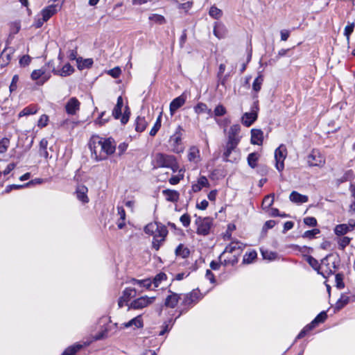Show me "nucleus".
I'll list each match as a JSON object with an SVG mask.
<instances>
[{
  "instance_id": "64",
  "label": "nucleus",
  "mask_w": 355,
  "mask_h": 355,
  "mask_svg": "<svg viewBox=\"0 0 355 355\" xmlns=\"http://www.w3.org/2000/svg\"><path fill=\"white\" fill-rule=\"evenodd\" d=\"M31 58L29 55H24L19 60V64L21 66H27L31 62Z\"/></svg>"
},
{
  "instance_id": "25",
  "label": "nucleus",
  "mask_w": 355,
  "mask_h": 355,
  "mask_svg": "<svg viewBox=\"0 0 355 355\" xmlns=\"http://www.w3.org/2000/svg\"><path fill=\"white\" fill-rule=\"evenodd\" d=\"M289 199L291 202L298 204L305 203L308 202L309 198L307 196L300 194L297 191H292L290 194Z\"/></svg>"
},
{
  "instance_id": "10",
  "label": "nucleus",
  "mask_w": 355,
  "mask_h": 355,
  "mask_svg": "<svg viewBox=\"0 0 355 355\" xmlns=\"http://www.w3.org/2000/svg\"><path fill=\"white\" fill-rule=\"evenodd\" d=\"M155 300V297H149L146 295L142 296L133 300L130 305L129 309H141L153 304Z\"/></svg>"
},
{
  "instance_id": "55",
  "label": "nucleus",
  "mask_w": 355,
  "mask_h": 355,
  "mask_svg": "<svg viewBox=\"0 0 355 355\" xmlns=\"http://www.w3.org/2000/svg\"><path fill=\"white\" fill-rule=\"evenodd\" d=\"M77 125V123L70 119H66L63 121L60 125L67 129L73 128Z\"/></svg>"
},
{
  "instance_id": "48",
  "label": "nucleus",
  "mask_w": 355,
  "mask_h": 355,
  "mask_svg": "<svg viewBox=\"0 0 355 355\" xmlns=\"http://www.w3.org/2000/svg\"><path fill=\"white\" fill-rule=\"evenodd\" d=\"M261 254L264 259L269 261L275 260L277 256V253L268 250L261 251Z\"/></svg>"
},
{
  "instance_id": "44",
  "label": "nucleus",
  "mask_w": 355,
  "mask_h": 355,
  "mask_svg": "<svg viewBox=\"0 0 355 355\" xmlns=\"http://www.w3.org/2000/svg\"><path fill=\"white\" fill-rule=\"evenodd\" d=\"M257 254L254 250L248 253H245L243 257V262L246 263H250L257 258Z\"/></svg>"
},
{
  "instance_id": "47",
  "label": "nucleus",
  "mask_w": 355,
  "mask_h": 355,
  "mask_svg": "<svg viewBox=\"0 0 355 355\" xmlns=\"http://www.w3.org/2000/svg\"><path fill=\"white\" fill-rule=\"evenodd\" d=\"M10 141L7 138L0 139V154L5 153L8 148Z\"/></svg>"
},
{
  "instance_id": "14",
  "label": "nucleus",
  "mask_w": 355,
  "mask_h": 355,
  "mask_svg": "<svg viewBox=\"0 0 355 355\" xmlns=\"http://www.w3.org/2000/svg\"><path fill=\"white\" fill-rule=\"evenodd\" d=\"M200 298L201 294L200 293V292L198 291L194 290L184 295L182 301V305H184L187 308H189L194 304H196L198 302V299Z\"/></svg>"
},
{
  "instance_id": "29",
  "label": "nucleus",
  "mask_w": 355,
  "mask_h": 355,
  "mask_svg": "<svg viewBox=\"0 0 355 355\" xmlns=\"http://www.w3.org/2000/svg\"><path fill=\"white\" fill-rule=\"evenodd\" d=\"M148 125V122L144 117L138 116L135 121V130L139 132H143Z\"/></svg>"
},
{
  "instance_id": "58",
  "label": "nucleus",
  "mask_w": 355,
  "mask_h": 355,
  "mask_svg": "<svg viewBox=\"0 0 355 355\" xmlns=\"http://www.w3.org/2000/svg\"><path fill=\"white\" fill-rule=\"evenodd\" d=\"M180 220L182 223V225L186 227L189 226L191 223L190 216L187 214H184L182 216H181Z\"/></svg>"
},
{
  "instance_id": "11",
  "label": "nucleus",
  "mask_w": 355,
  "mask_h": 355,
  "mask_svg": "<svg viewBox=\"0 0 355 355\" xmlns=\"http://www.w3.org/2000/svg\"><path fill=\"white\" fill-rule=\"evenodd\" d=\"M355 229V220L351 219L347 223L337 225L334 227V233L338 236H344Z\"/></svg>"
},
{
  "instance_id": "17",
  "label": "nucleus",
  "mask_w": 355,
  "mask_h": 355,
  "mask_svg": "<svg viewBox=\"0 0 355 355\" xmlns=\"http://www.w3.org/2000/svg\"><path fill=\"white\" fill-rule=\"evenodd\" d=\"M144 323L142 317L141 315H137V317L132 318L130 321L127 322H124L121 324V329L123 328H130L132 327L133 329L141 328L143 327Z\"/></svg>"
},
{
  "instance_id": "36",
  "label": "nucleus",
  "mask_w": 355,
  "mask_h": 355,
  "mask_svg": "<svg viewBox=\"0 0 355 355\" xmlns=\"http://www.w3.org/2000/svg\"><path fill=\"white\" fill-rule=\"evenodd\" d=\"M77 63H78V68L80 69H83L84 68H88L90 67L93 64L92 59H85L83 60L82 58L77 59Z\"/></svg>"
},
{
  "instance_id": "41",
  "label": "nucleus",
  "mask_w": 355,
  "mask_h": 355,
  "mask_svg": "<svg viewBox=\"0 0 355 355\" xmlns=\"http://www.w3.org/2000/svg\"><path fill=\"white\" fill-rule=\"evenodd\" d=\"M166 275L164 272H159L153 279L152 283H153L155 287H158L162 281L166 280Z\"/></svg>"
},
{
  "instance_id": "19",
  "label": "nucleus",
  "mask_w": 355,
  "mask_h": 355,
  "mask_svg": "<svg viewBox=\"0 0 355 355\" xmlns=\"http://www.w3.org/2000/svg\"><path fill=\"white\" fill-rule=\"evenodd\" d=\"M257 119V113L255 111L250 112H245L241 119L242 123L246 126L250 127Z\"/></svg>"
},
{
  "instance_id": "53",
  "label": "nucleus",
  "mask_w": 355,
  "mask_h": 355,
  "mask_svg": "<svg viewBox=\"0 0 355 355\" xmlns=\"http://www.w3.org/2000/svg\"><path fill=\"white\" fill-rule=\"evenodd\" d=\"M49 116L46 114H42L37 121V126L40 128L46 127L48 125Z\"/></svg>"
},
{
  "instance_id": "34",
  "label": "nucleus",
  "mask_w": 355,
  "mask_h": 355,
  "mask_svg": "<svg viewBox=\"0 0 355 355\" xmlns=\"http://www.w3.org/2000/svg\"><path fill=\"white\" fill-rule=\"evenodd\" d=\"M130 282L133 284H137L140 286L145 287L147 289L150 288L151 286V284H152V282L149 279H141V280L132 279Z\"/></svg>"
},
{
  "instance_id": "57",
  "label": "nucleus",
  "mask_w": 355,
  "mask_h": 355,
  "mask_svg": "<svg viewBox=\"0 0 355 355\" xmlns=\"http://www.w3.org/2000/svg\"><path fill=\"white\" fill-rule=\"evenodd\" d=\"M320 232V230L318 229H313V230H308V231H306L304 234H303V237L304 238H309V239H312L313 238L316 234H319Z\"/></svg>"
},
{
  "instance_id": "37",
  "label": "nucleus",
  "mask_w": 355,
  "mask_h": 355,
  "mask_svg": "<svg viewBox=\"0 0 355 355\" xmlns=\"http://www.w3.org/2000/svg\"><path fill=\"white\" fill-rule=\"evenodd\" d=\"M175 254L176 255L180 256L182 258H186L189 255V250L182 244H180L175 250Z\"/></svg>"
},
{
  "instance_id": "42",
  "label": "nucleus",
  "mask_w": 355,
  "mask_h": 355,
  "mask_svg": "<svg viewBox=\"0 0 355 355\" xmlns=\"http://www.w3.org/2000/svg\"><path fill=\"white\" fill-rule=\"evenodd\" d=\"M168 168H171L173 173L178 171L180 173V174H181V173L184 174V169L180 168L179 164H178V161L175 157L171 162V164H169Z\"/></svg>"
},
{
  "instance_id": "2",
  "label": "nucleus",
  "mask_w": 355,
  "mask_h": 355,
  "mask_svg": "<svg viewBox=\"0 0 355 355\" xmlns=\"http://www.w3.org/2000/svg\"><path fill=\"white\" fill-rule=\"evenodd\" d=\"M144 232L153 236V248L158 250L168 234L165 225L157 222L150 223L144 227Z\"/></svg>"
},
{
  "instance_id": "20",
  "label": "nucleus",
  "mask_w": 355,
  "mask_h": 355,
  "mask_svg": "<svg viewBox=\"0 0 355 355\" xmlns=\"http://www.w3.org/2000/svg\"><path fill=\"white\" fill-rule=\"evenodd\" d=\"M263 139V132L259 129L251 130V143L255 145H261Z\"/></svg>"
},
{
  "instance_id": "13",
  "label": "nucleus",
  "mask_w": 355,
  "mask_h": 355,
  "mask_svg": "<svg viewBox=\"0 0 355 355\" xmlns=\"http://www.w3.org/2000/svg\"><path fill=\"white\" fill-rule=\"evenodd\" d=\"M240 131L241 126L239 124L232 125L228 131L227 141L239 145L241 141Z\"/></svg>"
},
{
  "instance_id": "50",
  "label": "nucleus",
  "mask_w": 355,
  "mask_h": 355,
  "mask_svg": "<svg viewBox=\"0 0 355 355\" xmlns=\"http://www.w3.org/2000/svg\"><path fill=\"white\" fill-rule=\"evenodd\" d=\"M161 116H162V114H160V115L158 116L154 126L150 130V135L151 136H155L157 134V132H158V130H159V128L161 127Z\"/></svg>"
},
{
  "instance_id": "28",
  "label": "nucleus",
  "mask_w": 355,
  "mask_h": 355,
  "mask_svg": "<svg viewBox=\"0 0 355 355\" xmlns=\"http://www.w3.org/2000/svg\"><path fill=\"white\" fill-rule=\"evenodd\" d=\"M57 12L55 6H49L41 12V15L43 17V21H48L54 14Z\"/></svg>"
},
{
  "instance_id": "31",
  "label": "nucleus",
  "mask_w": 355,
  "mask_h": 355,
  "mask_svg": "<svg viewBox=\"0 0 355 355\" xmlns=\"http://www.w3.org/2000/svg\"><path fill=\"white\" fill-rule=\"evenodd\" d=\"M73 71V68L68 63L64 64L60 71H55L54 73L61 76H67L71 75Z\"/></svg>"
},
{
  "instance_id": "18",
  "label": "nucleus",
  "mask_w": 355,
  "mask_h": 355,
  "mask_svg": "<svg viewBox=\"0 0 355 355\" xmlns=\"http://www.w3.org/2000/svg\"><path fill=\"white\" fill-rule=\"evenodd\" d=\"M243 243L240 242H232L230 243L224 250L223 252L221 254L220 259H221L222 257L224 256L226 253H236L239 254L242 250Z\"/></svg>"
},
{
  "instance_id": "43",
  "label": "nucleus",
  "mask_w": 355,
  "mask_h": 355,
  "mask_svg": "<svg viewBox=\"0 0 355 355\" xmlns=\"http://www.w3.org/2000/svg\"><path fill=\"white\" fill-rule=\"evenodd\" d=\"M137 291L135 288H126L123 292L122 296L125 298L128 301L136 295Z\"/></svg>"
},
{
  "instance_id": "5",
  "label": "nucleus",
  "mask_w": 355,
  "mask_h": 355,
  "mask_svg": "<svg viewBox=\"0 0 355 355\" xmlns=\"http://www.w3.org/2000/svg\"><path fill=\"white\" fill-rule=\"evenodd\" d=\"M175 157V156L171 155H166L161 153H156L152 162L153 168H168Z\"/></svg>"
},
{
  "instance_id": "3",
  "label": "nucleus",
  "mask_w": 355,
  "mask_h": 355,
  "mask_svg": "<svg viewBox=\"0 0 355 355\" xmlns=\"http://www.w3.org/2000/svg\"><path fill=\"white\" fill-rule=\"evenodd\" d=\"M237 144H234L230 142H226L224 146L223 159L224 162L237 163L240 159V152L237 149Z\"/></svg>"
},
{
  "instance_id": "32",
  "label": "nucleus",
  "mask_w": 355,
  "mask_h": 355,
  "mask_svg": "<svg viewBox=\"0 0 355 355\" xmlns=\"http://www.w3.org/2000/svg\"><path fill=\"white\" fill-rule=\"evenodd\" d=\"M259 157L260 155L257 153H250L247 158L248 165L251 168H254L257 166V163L259 159Z\"/></svg>"
},
{
  "instance_id": "39",
  "label": "nucleus",
  "mask_w": 355,
  "mask_h": 355,
  "mask_svg": "<svg viewBox=\"0 0 355 355\" xmlns=\"http://www.w3.org/2000/svg\"><path fill=\"white\" fill-rule=\"evenodd\" d=\"M195 112L197 114H201V113H207L210 114L211 112V110L208 108L206 104L200 103L197 104L196 106L194 107Z\"/></svg>"
},
{
  "instance_id": "21",
  "label": "nucleus",
  "mask_w": 355,
  "mask_h": 355,
  "mask_svg": "<svg viewBox=\"0 0 355 355\" xmlns=\"http://www.w3.org/2000/svg\"><path fill=\"white\" fill-rule=\"evenodd\" d=\"M162 194L167 201L171 202H177L180 198V193L175 190L164 189L162 191Z\"/></svg>"
},
{
  "instance_id": "38",
  "label": "nucleus",
  "mask_w": 355,
  "mask_h": 355,
  "mask_svg": "<svg viewBox=\"0 0 355 355\" xmlns=\"http://www.w3.org/2000/svg\"><path fill=\"white\" fill-rule=\"evenodd\" d=\"M263 82V76L261 74H259L254 80L252 84V89L256 92H258L260 91L261 85Z\"/></svg>"
},
{
  "instance_id": "7",
  "label": "nucleus",
  "mask_w": 355,
  "mask_h": 355,
  "mask_svg": "<svg viewBox=\"0 0 355 355\" xmlns=\"http://www.w3.org/2000/svg\"><path fill=\"white\" fill-rule=\"evenodd\" d=\"M51 77L50 73L44 68L35 69L31 74V78L39 86L43 85Z\"/></svg>"
},
{
  "instance_id": "60",
  "label": "nucleus",
  "mask_w": 355,
  "mask_h": 355,
  "mask_svg": "<svg viewBox=\"0 0 355 355\" xmlns=\"http://www.w3.org/2000/svg\"><path fill=\"white\" fill-rule=\"evenodd\" d=\"M304 223L310 227H314L317 225V220L314 217H306L304 219Z\"/></svg>"
},
{
  "instance_id": "59",
  "label": "nucleus",
  "mask_w": 355,
  "mask_h": 355,
  "mask_svg": "<svg viewBox=\"0 0 355 355\" xmlns=\"http://www.w3.org/2000/svg\"><path fill=\"white\" fill-rule=\"evenodd\" d=\"M121 73V70L119 67H114L107 71V73L113 78H118Z\"/></svg>"
},
{
  "instance_id": "49",
  "label": "nucleus",
  "mask_w": 355,
  "mask_h": 355,
  "mask_svg": "<svg viewBox=\"0 0 355 355\" xmlns=\"http://www.w3.org/2000/svg\"><path fill=\"white\" fill-rule=\"evenodd\" d=\"M149 20L153 21L159 24H164L166 21L164 16L157 14H153L150 16H149Z\"/></svg>"
},
{
  "instance_id": "40",
  "label": "nucleus",
  "mask_w": 355,
  "mask_h": 355,
  "mask_svg": "<svg viewBox=\"0 0 355 355\" xmlns=\"http://www.w3.org/2000/svg\"><path fill=\"white\" fill-rule=\"evenodd\" d=\"M351 239H352L348 236H341L338 238L337 243L338 244L339 248L340 250H344L346 246L349 244Z\"/></svg>"
},
{
  "instance_id": "16",
  "label": "nucleus",
  "mask_w": 355,
  "mask_h": 355,
  "mask_svg": "<svg viewBox=\"0 0 355 355\" xmlns=\"http://www.w3.org/2000/svg\"><path fill=\"white\" fill-rule=\"evenodd\" d=\"M187 159L189 162H192L194 164H198L199 162H200L202 158L198 147L192 146L188 149Z\"/></svg>"
},
{
  "instance_id": "35",
  "label": "nucleus",
  "mask_w": 355,
  "mask_h": 355,
  "mask_svg": "<svg viewBox=\"0 0 355 355\" xmlns=\"http://www.w3.org/2000/svg\"><path fill=\"white\" fill-rule=\"evenodd\" d=\"M83 347L82 345L76 344L72 346L67 347L62 355H75V354L78 352Z\"/></svg>"
},
{
  "instance_id": "26",
  "label": "nucleus",
  "mask_w": 355,
  "mask_h": 355,
  "mask_svg": "<svg viewBox=\"0 0 355 355\" xmlns=\"http://www.w3.org/2000/svg\"><path fill=\"white\" fill-rule=\"evenodd\" d=\"M227 33V30L226 27L220 23H216L214 26V35L218 38L222 39L225 37Z\"/></svg>"
},
{
  "instance_id": "61",
  "label": "nucleus",
  "mask_w": 355,
  "mask_h": 355,
  "mask_svg": "<svg viewBox=\"0 0 355 355\" xmlns=\"http://www.w3.org/2000/svg\"><path fill=\"white\" fill-rule=\"evenodd\" d=\"M307 261L315 270H316L318 272V267L320 265L318 264V262L315 259H314L311 256H309L307 258Z\"/></svg>"
},
{
  "instance_id": "45",
  "label": "nucleus",
  "mask_w": 355,
  "mask_h": 355,
  "mask_svg": "<svg viewBox=\"0 0 355 355\" xmlns=\"http://www.w3.org/2000/svg\"><path fill=\"white\" fill-rule=\"evenodd\" d=\"M209 14L211 17L214 19H219L222 16L223 12L222 10L218 8L217 7L211 6L209 10Z\"/></svg>"
},
{
  "instance_id": "6",
  "label": "nucleus",
  "mask_w": 355,
  "mask_h": 355,
  "mask_svg": "<svg viewBox=\"0 0 355 355\" xmlns=\"http://www.w3.org/2000/svg\"><path fill=\"white\" fill-rule=\"evenodd\" d=\"M286 156V148L282 144L275 151V167L279 172H282L284 168V160Z\"/></svg>"
},
{
  "instance_id": "51",
  "label": "nucleus",
  "mask_w": 355,
  "mask_h": 355,
  "mask_svg": "<svg viewBox=\"0 0 355 355\" xmlns=\"http://www.w3.org/2000/svg\"><path fill=\"white\" fill-rule=\"evenodd\" d=\"M182 128L180 126H178L176 132L171 137V141L173 142L175 144H179L181 141V131Z\"/></svg>"
},
{
  "instance_id": "62",
  "label": "nucleus",
  "mask_w": 355,
  "mask_h": 355,
  "mask_svg": "<svg viewBox=\"0 0 355 355\" xmlns=\"http://www.w3.org/2000/svg\"><path fill=\"white\" fill-rule=\"evenodd\" d=\"M129 117H130V111H129L128 107H125V110L124 111V113H123V114L122 115V116L121 118V123L125 124L128 121Z\"/></svg>"
},
{
  "instance_id": "23",
  "label": "nucleus",
  "mask_w": 355,
  "mask_h": 355,
  "mask_svg": "<svg viewBox=\"0 0 355 355\" xmlns=\"http://www.w3.org/2000/svg\"><path fill=\"white\" fill-rule=\"evenodd\" d=\"M203 187H209V182L205 176H200L196 183L193 184L192 191L199 192Z\"/></svg>"
},
{
  "instance_id": "46",
  "label": "nucleus",
  "mask_w": 355,
  "mask_h": 355,
  "mask_svg": "<svg viewBox=\"0 0 355 355\" xmlns=\"http://www.w3.org/2000/svg\"><path fill=\"white\" fill-rule=\"evenodd\" d=\"M273 202L274 195L266 196L263 200L262 207L264 209H268L273 204Z\"/></svg>"
},
{
  "instance_id": "22",
  "label": "nucleus",
  "mask_w": 355,
  "mask_h": 355,
  "mask_svg": "<svg viewBox=\"0 0 355 355\" xmlns=\"http://www.w3.org/2000/svg\"><path fill=\"white\" fill-rule=\"evenodd\" d=\"M170 294L166 297L164 304L167 307L174 308L178 304L180 297V295L169 291Z\"/></svg>"
},
{
  "instance_id": "15",
  "label": "nucleus",
  "mask_w": 355,
  "mask_h": 355,
  "mask_svg": "<svg viewBox=\"0 0 355 355\" xmlns=\"http://www.w3.org/2000/svg\"><path fill=\"white\" fill-rule=\"evenodd\" d=\"M334 269V264L329 263L328 259H324L318 267V273L326 277L327 275L332 274Z\"/></svg>"
},
{
  "instance_id": "52",
  "label": "nucleus",
  "mask_w": 355,
  "mask_h": 355,
  "mask_svg": "<svg viewBox=\"0 0 355 355\" xmlns=\"http://www.w3.org/2000/svg\"><path fill=\"white\" fill-rule=\"evenodd\" d=\"M336 286L338 288L342 289L345 287L343 282V275L342 274H337L335 277Z\"/></svg>"
},
{
  "instance_id": "4",
  "label": "nucleus",
  "mask_w": 355,
  "mask_h": 355,
  "mask_svg": "<svg viewBox=\"0 0 355 355\" xmlns=\"http://www.w3.org/2000/svg\"><path fill=\"white\" fill-rule=\"evenodd\" d=\"M197 225L196 233L199 235L206 236L210 232L212 226V218L209 217H197L196 222Z\"/></svg>"
},
{
  "instance_id": "9",
  "label": "nucleus",
  "mask_w": 355,
  "mask_h": 355,
  "mask_svg": "<svg viewBox=\"0 0 355 355\" xmlns=\"http://www.w3.org/2000/svg\"><path fill=\"white\" fill-rule=\"evenodd\" d=\"M327 317L325 311H322L319 313L316 318L308 325H306L298 334L297 338H302L306 334V332L311 331L315 328L319 323L323 322Z\"/></svg>"
},
{
  "instance_id": "56",
  "label": "nucleus",
  "mask_w": 355,
  "mask_h": 355,
  "mask_svg": "<svg viewBox=\"0 0 355 355\" xmlns=\"http://www.w3.org/2000/svg\"><path fill=\"white\" fill-rule=\"evenodd\" d=\"M183 178H184V174H183V173H181V174H179V175H173V176H172V177L169 179L168 182H169V183H170L171 184H172V185H175V184H178L180 182V181L181 180H182Z\"/></svg>"
},
{
  "instance_id": "33",
  "label": "nucleus",
  "mask_w": 355,
  "mask_h": 355,
  "mask_svg": "<svg viewBox=\"0 0 355 355\" xmlns=\"http://www.w3.org/2000/svg\"><path fill=\"white\" fill-rule=\"evenodd\" d=\"M349 302V297L347 295H342L339 300L336 302L335 309L340 310Z\"/></svg>"
},
{
  "instance_id": "1",
  "label": "nucleus",
  "mask_w": 355,
  "mask_h": 355,
  "mask_svg": "<svg viewBox=\"0 0 355 355\" xmlns=\"http://www.w3.org/2000/svg\"><path fill=\"white\" fill-rule=\"evenodd\" d=\"M89 148L92 157L96 161L105 159L108 155H112L116 148V145L111 139L92 137L89 143Z\"/></svg>"
},
{
  "instance_id": "27",
  "label": "nucleus",
  "mask_w": 355,
  "mask_h": 355,
  "mask_svg": "<svg viewBox=\"0 0 355 355\" xmlns=\"http://www.w3.org/2000/svg\"><path fill=\"white\" fill-rule=\"evenodd\" d=\"M87 191L88 189L85 186H78L76 189L78 199L84 203L88 202L89 198L87 195Z\"/></svg>"
},
{
  "instance_id": "63",
  "label": "nucleus",
  "mask_w": 355,
  "mask_h": 355,
  "mask_svg": "<svg viewBox=\"0 0 355 355\" xmlns=\"http://www.w3.org/2000/svg\"><path fill=\"white\" fill-rule=\"evenodd\" d=\"M192 2L187 1L183 3H180L178 6V8L183 10L184 12H187L192 7Z\"/></svg>"
},
{
  "instance_id": "12",
  "label": "nucleus",
  "mask_w": 355,
  "mask_h": 355,
  "mask_svg": "<svg viewBox=\"0 0 355 355\" xmlns=\"http://www.w3.org/2000/svg\"><path fill=\"white\" fill-rule=\"evenodd\" d=\"M80 109V102L76 97L70 98L65 104L64 110L69 115H76Z\"/></svg>"
},
{
  "instance_id": "30",
  "label": "nucleus",
  "mask_w": 355,
  "mask_h": 355,
  "mask_svg": "<svg viewBox=\"0 0 355 355\" xmlns=\"http://www.w3.org/2000/svg\"><path fill=\"white\" fill-rule=\"evenodd\" d=\"M38 107L35 105H31L24 107L18 114L19 117L28 116L37 113Z\"/></svg>"
},
{
  "instance_id": "54",
  "label": "nucleus",
  "mask_w": 355,
  "mask_h": 355,
  "mask_svg": "<svg viewBox=\"0 0 355 355\" xmlns=\"http://www.w3.org/2000/svg\"><path fill=\"white\" fill-rule=\"evenodd\" d=\"M214 114L216 116H221L226 114V109L222 105H218L214 109Z\"/></svg>"
},
{
  "instance_id": "8",
  "label": "nucleus",
  "mask_w": 355,
  "mask_h": 355,
  "mask_svg": "<svg viewBox=\"0 0 355 355\" xmlns=\"http://www.w3.org/2000/svg\"><path fill=\"white\" fill-rule=\"evenodd\" d=\"M307 162L310 166H322L325 163L324 157L318 150L313 149L307 156Z\"/></svg>"
},
{
  "instance_id": "24",
  "label": "nucleus",
  "mask_w": 355,
  "mask_h": 355,
  "mask_svg": "<svg viewBox=\"0 0 355 355\" xmlns=\"http://www.w3.org/2000/svg\"><path fill=\"white\" fill-rule=\"evenodd\" d=\"M185 98L180 96L172 101L170 104V113L173 115L178 109L181 107L185 103Z\"/></svg>"
}]
</instances>
